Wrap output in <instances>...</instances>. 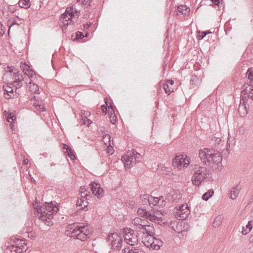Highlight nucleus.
<instances>
[{
    "label": "nucleus",
    "instance_id": "obj_57",
    "mask_svg": "<svg viewBox=\"0 0 253 253\" xmlns=\"http://www.w3.org/2000/svg\"><path fill=\"white\" fill-rule=\"evenodd\" d=\"M3 27L2 24L0 22V28Z\"/></svg>",
    "mask_w": 253,
    "mask_h": 253
},
{
    "label": "nucleus",
    "instance_id": "obj_62",
    "mask_svg": "<svg viewBox=\"0 0 253 253\" xmlns=\"http://www.w3.org/2000/svg\"><path fill=\"white\" fill-rule=\"evenodd\" d=\"M24 163H26V161L25 160H24Z\"/></svg>",
    "mask_w": 253,
    "mask_h": 253
},
{
    "label": "nucleus",
    "instance_id": "obj_52",
    "mask_svg": "<svg viewBox=\"0 0 253 253\" xmlns=\"http://www.w3.org/2000/svg\"><path fill=\"white\" fill-rule=\"evenodd\" d=\"M1 65V64H0V73L1 72H4V71L6 70L5 67H2Z\"/></svg>",
    "mask_w": 253,
    "mask_h": 253
},
{
    "label": "nucleus",
    "instance_id": "obj_46",
    "mask_svg": "<svg viewBox=\"0 0 253 253\" xmlns=\"http://www.w3.org/2000/svg\"><path fill=\"white\" fill-rule=\"evenodd\" d=\"M76 36L78 39H82L84 37V34L82 32L79 31L76 33Z\"/></svg>",
    "mask_w": 253,
    "mask_h": 253
},
{
    "label": "nucleus",
    "instance_id": "obj_39",
    "mask_svg": "<svg viewBox=\"0 0 253 253\" xmlns=\"http://www.w3.org/2000/svg\"><path fill=\"white\" fill-rule=\"evenodd\" d=\"M34 106L37 110H39L40 111H43L44 110V107L43 105L39 104V103H34Z\"/></svg>",
    "mask_w": 253,
    "mask_h": 253
},
{
    "label": "nucleus",
    "instance_id": "obj_17",
    "mask_svg": "<svg viewBox=\"0 0 253 253\" xmlns=\"http://www.w3.org/2000/svg\"><path fill=\"white\" fill-rule=\"evenodd\" d=\"M10 84H4L3 86V88L4 92V97L6 99H9L11 98H14L16 96V93H14L13 92V89L12 85H10Z\"/></svg>",
    "mask_w": 253,
    "mask_h": 253
},
{
    "label": "nucleus",
    "instance_id": "obj_26",
    "mask_svg": "<svg viewBox=\"0 0 253 253\" xmlns=\"http://www.w3.org/2000/svg\"><path fill=\"white\" fill-rule=\"evenodd\" d=\"M19 5L22 8H28L30 7L31 3L30 0H20Z\"/></svg>",
    "mask_w": 253,
    "mask_h": 253
},
{
    "label": "nucleus",
    "instance_id": "obj_44",
    "mask_svg": "<svg viewBox=\"0 0 253 253\" xmlns=\"http://www.w3.org/2000/svg\"><path fill=\"white\" fill-rule=\"evenodd\" d=\"M104 99H105L106 105H102L101 106V109H102V110L103 112L105 114H106V112L107 111V105H107V101H107V99L105 98Z\"/></svg>",
    "mask_w": 253,
    "mask_h": 253
},
{
    "label": "nucleus",
    "instance_id": "obj_61",
    "mask_svg": "<svg viewBox=\"0 0 253 253\" xmlns=\"http://www.w3.org/2000/svg\"><path fill=\"white\" fill-rule=\"evenodd\" d=\"M108 107H109V109H110V108H111V109H112V110H113V108L111 107V106H108Z\"/></svg>",
    "mask_w": 253,
    "mask_h": 253
},
{
    "label": "nucleus",
    "instance_id": "obj_41",
    "mask_svg": "<svg viewBox=\"0 0 253 253\" xmlns=\"http://www.w3.org/2000/svg\"><path fill=\"white\" fill-rule=\"evenodd\" d=\"M211 33L209 31H204L201 33V34L198 35V38L200 39H203L207 35Z\"/></svg>",
    "mask_w": 253,
    "mask_h": 253
},
{
    "label": "nucleus",
    "instance_id": "obj_18",
    "mask_svg": "<svg viewBox=\"0 0 253 253\" xmlns=\"http://www.w3.org/2000/svg\"><path fill=\"white\" fill-rule=\"evenodd\" d=\"M249 109V103L241 102V100H240L238 109L240 116L242 117H246L248 114Z\"/></svg>",
    "mask_w": 253,
    "mask_h": 253
},
{
    "label": "nucleus",
    "instance_id": "obj_15",
    "mask_svg": "<svg viewBox=\"0 0 253 253\" xmlns=\"http://www.w3.org/2000/svg\"><path fill=\"white\" fill-rule=\"evenodd\" d=\"M241 102L249 103V99L253 101V87L247 85L241 93Z\"/></svg>",
    "mask_w": 253,
    "mask_h": 253
},
{
    "label": "nucleus",
    "instance_id": "obj_51",
    "mask_svg": "<svg viewBox=\"0 0 253 253\" xmlns=\"http://www.w3.org/2000/svg\"><path fill=\"white\" fill-rule=\"evenodd\" d=\"M82 115H83V116H86L87 118L90 115V113L88 112H84V113H82Z\"/></svg>",
    "mask_w": 253,
    "mask_h": 253
},
{
    "label": "nucleus",
    "instance_id": "obj_43",
    "mask_svg": "<svg viewBox=\"0 0 253 253\" xmlns=\"http://www.w3.org/2000/svg\"><path fill=\"white\" fill-rule=\"evenodd\" d=\"M81 196L83 198H85L86 200L87 199V197L89 196L90 192L89 191L86 192H83L80 193Z\"/></svg>",
    "mask_w": 253,
    "mask_h": 253
},
{
    "label": "nucleus",
    "instance_id": "obj_37",
    "mask_svg": "<svg viewBox=\"0 0 253 253\" xmlns=\"http://www.w3.org/2000/svg\"><path fill=\"white\" fill-rule=\"evenodd\" d=\"M66 152L67 153L68 156L71 160H73L75 159V156L74 155L72 150L70 148H67Z\"/></svg>",
    "mask_w": 253,
    "mask_h": 253
},
{
    "label": "nucleus",
    "instance_id": "obj_34",
    "mask_svg": "<svg viewBox=\"0 0 253 253\" xmlns=\"http://www.w3.org/2000/svg\"><path fill=\"white\" fill-rule=\"evenodd\" d=\"M7 24L9 26L8 31H9L11 27L14 25H19V24L17 23L16 21L13 19H9L7 21Z\"/></svg>",
    "mask_w": 253,
    "mask_h": 253
},
{
    "label": "nucleus",
    "instance_id": "obj_14",
    "mask_svg": "<svg viewBox=\"0 0 253 253\" xmlns=\"http://www.w3.org/2000/svg\"><path fill=\"white\" fill-rule=\"evenodd\" d=\"M190 213L187 205L182 204L176 207L174 212L175 217L178 220H184L186 218Z\"/></svg>",
    "mask_w": 253,
    "mask_h": 253
},
{
    "label": "nucleus",
    "instance_id": "obj_23",
    "mask_svg": "<svg viewBox=\"0 0 253 253\" xmlns=\"http://www.w3.org/2000/svg\"><path fill=\"white\" fill-rule=\"evenodd\" d=\"M240 189V186L239 184L232 187L230 191V198L232 200L236 199L238 197Z\"/></svg>",
    "mask_w": 253,
    "mask_h": 253
},
{
    "label": "nucleus",
    "instance_id": "obj_49",
    "mask_svg": "<svg viewBox=\"0 0 253 253\" xmlns=\"http://www.w3.org/2000/svg\"><path fill=\"white\" fill-rule=\"evenodd\" d=\"M107 152L109 154L112 155L113 153V150L112 148L108 147L107 149Z\"/></svg>",
    "mask_w": 253,
    "mask_h": 253
},
{
    "label": "nucleus",
    "instance_id": "obj_20",
    "mask_svg": "<svg viewBox=\"0 0 253 253\" xmlns=\"http://www.w3.org/2000/svg\"><path fill=\"white\" fill-rule=\"evenodd\" d=\"M149 198L150 199L148 205L150 206H154L156 205L162 206L163 205H165V204H164L163 197L162 196H161L159 198H156L150 196Z\"/></svg>",
    "mask_w": 253,
    "mask_h": 253
},
{
    "label": "nucleus",
    "instance_id": "obj_3",
    "mask_svg": "<svg viewBox=\"0 0 253 253\" xmlns=\"http://www.w3.org/2000/svg\"><path fill=\"white\" fill-rule=\"evenodd\" d=\"M87 226L74 223L68 226L67 232L71 237L84 241L90 236V232Z\"/></svg>",
    "mask_w": 253,
    "mask_h": 253
},
{
    "label": "nucleus",
    "instance_id": "obj_59",
    "mask_svg": "<svg viewBox=\"0 0 253 253\" xmlns=\"http://www.w3.org/2000/svg\"><path fill=\"white\" fill-rule=\"evenodd\" d=\"M252 214L253 216V208H252Z\"/></svg>",
    "mask_w": 253,
    "mask_h": 253
},
{
    "label": "nucleus",
    "instance_id": "obj_56",
    "mask_svg": "<svg viewBox=\"0 0 253 253\" xmlns=\"http://www.w3.org/2000/svg\"><path fill=\"white\" fill-rule=\"evenodd\" d=\"M250 240L251 241H253V236L250 237Z\"/></svg>",
    "mask_w": 253,
    "mask_h": 253
},
{
    "label": "nucleus",
    "instance_id": "obj_29",
    "mask_svg": "<svg viewBox=\"0 0 253 253\" xmlns=\"http://www.w3.org/2000/svg\"><path fill=\"white\" fill-rule=\"evenodd\" d=\"M213 193L214 192L212 190H209L208 192L203 194L202 199L205 201H207L213 195Z\"/></svg>",
    "mask_w": 253,
    "mask_h": 253
},
{
    "label": "nucleus",
    "instance_id": "obj_13",
    "mask_svg": "<svg viewBox=\"0 0 253 253\" xmlns=\"http://www.w3.org/2000/svg\"><path fill=\"white\" fill-rule=\"evenodd\" d=\"M107 239L111 242L112 247L114 250H119L121 249L122 246L123 239L118 233H110Z\"/></svg>",
    "mask_w": 253,
    "mask_h": 253
},
{
    "label": "nucleus",
    "instance_id": "obj_25",
    "mask_svg": "<svg viewBox=\"0 0 253 253\" xmlns=\"http://www.w3.org/2000/svg\"><path fill=\"white\" fill-rule=\"evenodd\" d=\"M247 76L249 80V83L247 85H250L253 87V68L249 69L247 72Z\"/></svg>",
    "mask_w": 253,
    "mask_h": 253
},
{
    "label": "nucleus",
    "instance_id": "obj_60",
    "mask_svg": "<svg viewBox=\"0 0 253 253\" xmlns=\"http://www.w3.org/2000/svg\"><path fill=\"white\" fill-rule=\"evenodd\" d=\"M78 204H79L80 206H81V204L79 203V200H78Z\"/></svg>",
    "mask_w": 253,
    "mask_h": 253
},
{
    "label": "nucleus",
    "instance_id": "obj_53",
    "mask_svg": "<svg viewBox=\"0 0 253 253\" xmlns=\"http://www.w3.org/2000/svg\"><path fill=\"white\" fill-rule=\"evenodd\" d=\"M167 83H168L169 85V84L170 85H173V84H174V81L173 80H168L167 81Z\"/></svg>",
    "mask_w": 253,
    "mask_h": 253
},
{
    "label": "nucleus",
    "instance_id": "obj_1",
    "mask_svg": "<svg viewBox=\"0 0 253 253\" xmlns=\"http://www.w3.org/2000/svg\"><path fill=\"white\" fill-rule=\"evenodd\" d=\"M36 211L39 213V218L45 224L49 226L53 224V215L57 213L59 209L52 202L45 203L41 206H35Z\"/></svg>",
    "mask_w": 253,
    "mask_h": 253
},
{
    "label": "nucleus",
    "instance_id": "obj_33",
    "mask_svg": "<svg viewBox=\"0 0 253 253\" xmlns=\"http://www.w3.org/2000/svg\"><path fill=\"white\" fill-rule=\"evenodd\" d=\"M82 121L83 124L86 125L87 126H89L92 123V121L90 120L87 119L86 116H83V115H82Z\"/></svg>",
    "mask_w": 253,
    "mask_h": 253
},
{
    "label": "nucleus",
    "instance_id": "obj_11",
    "mask_svg": "<svg viewBox=\"0 0 253 253\" xmlns=\"http://www.w3.org/2000/svg\"><path fill=\"white\" fill-rule=\"evenodd\" d=\"M137 213L139 215L142 217L146 218L156 223L161 224L163 222V218L162 217H158L155 215L152 214L149 211H146L143 209H138Z\"/></svg>",
    "mask_w": 253,
    "mask_h": 253
},
{
    "label": "nucleus",
    "instance_id": "obj_32",
    "mask_svg": "<svg viewBox=\"0 0 253 253\" xmlns=\"http://www.w3.org/2000/svg\"><path fill=\"white\" fill-rule=\"evenodd\" d=\"M29 67H30L28 65L25 64V67H23V70L24 71L25 70H26V71L28 72V73L25 72V75H27L30 79L31 78H33V77L34 76V74L33 73V72H31V71L29 72L28 68Z\"/></svg>",
    "mask_w": 253,
    "mask_h": 253
},
{
    "label": "nucleus",
    "instance_id": "obj_50",
    "mask_svg": "<svg viewBox=\"0 0 253 253\" xmlns=\"http://www.w3.org/2000/svg\"><path fill=\"white\" fill-rule=\"evenodd\" d=\"M87 191L85 188L84 187V186H81L80 187V192L81 193V192H86Z\"/></svg>",
    "mask_w": 253,
    "mask_h": 253
},
{
    "label": "nucleus",
    "instance_id": "obj_2",
    "mask_svg": "<svg viewBox=\"0 0 253 253\" xmlns=\"http://www.w3.org/2000/svg\"><path fill=\"white\" fill-rule=\"evenodd\" d=\"M199 157L205 165L215 168L221 164L222 157L220 153L213 149L205 148L199 152Z\"/></svg>",
    "mask_w": 253,
    "mask_h": 253
},
{
    "label": "nucleus",
    "instance_id": "obj_10",
    "mask_svg": "<svg viewBox=\"0 0 253 253\" xmlns=\"http://www.w3.org/2000/svg\"><path fill=\"white\" fill-rule=\"evenodd\" d=\"M190 164V159L184 155L177 156L173 160L172 165L178 169L187 168Z\"/></svg>",
    "mask_w": 253,
    "mask_h": 253
},
{
    "label": "nucleus",
    "instance_id": "obj_63",
    "mask_svg": "<svg viewBox=\"0 0 253 253\" xmlns=\"http://www.w3.org/2000/svg\"><path fill=\"white\" fill-rule=\"evenodd\" d=\"M24 163H26V161L25 160H24Z\"/></svg>",
    "mask_w": 253,
    "mask_h": 253
},
{
    "label": "nucleus",
    "instance_id": "obj_38",
    "mask_svg": "<svg viewBox=\"0 0 253 253\" xmlns=\"http://www.w3.org/2000/svg\"><path fill=\"white\" fill-rule=\"evenodd\" d=\"M92 0H77L78 2H81L82 4L86 6V7H88L90 5V3Z\"/></svg>",
    "mask_w": 253,
    "mask_h": 253
},
{
    "label": "nucleus",
    "instance_id": "obj_24",
    "mask_svg": "<svg viewBox=\"0 0 253 253\" xmlns=\"http://www.w3.org/2000/svg\"><path fill=\"white\" fill-rule=\"evenodd\" d=\"M132 222L134 225L139 226L138 228L141 230V227L145 226L147 221L139 217H135L133 219Z\"/></svg>",
    "mask_w": 253,
    "mask_h": 253
},
{
    "label": "nucleus",
    "instance_id": "obj_12",
    "mask_svg": "<svg viewBox=\"0 0 253 253\" xmlns=\"http://www.w3.org/2000/svg\"><path fill=\"white\" fill-rule=\"evenodd\" d=\"M124 240L127 244L130 246H134L137 244L138 238L137 236L134 234V231L130 228L124 229Z\"/></svg>",
    "mask_w": 253,
    "mask_h": 253
},
{
    "label": "nucleus",
    "instance_id": "obj_9",
    "mask_svg": "<svg viewBox=\"0 0 253 253\" xmlns=\"http://www.w3.org/2000/svg\"><path fill=\"white\" fill-rule=\"evenodd\" d=\"M25 240H21L18 238H14L11 239V245L9 248L11 252H14L16 253H21L24 251H26L27 248Z\"/></svg>",
    "mask_w": 253,
    "mask_h": 253
},
{
    "label": "nucleus",
    "instance_id": "obj_47",
    "mask_svg": "<svg viewBox=\"0 0 253 253\" xmlns=\"http://www.w3.org/2000/svg\"><path fill=\"white\" fill-rule=\"evenodd\" d=\"M14 118H15V116L14 115H12L11 114H9L8 115L7 117V120L8 122H10V119L12 120H14Z\"/></svg>",
    "mask_w": 253,
    "mask_h": 253
},
{
    "label": "nucleus",
    "instance_id": "obj_35",
    "mask_svg": "<svg viewBox=\"0 0 253 253\" xmlns=\"http://www.w3.org/2000/svg\"><path fill=\"white\" fill-rule=\"evenodd\" d=\"M134 246H130V247H127L123 249L124 253H134Z\"/></svg>",
    "mask_w": 253,
    "mask_h": 253
},
{
    "label": "nucleus",
    "instance_id": "obj_40",
    "mask_svg": "<svg viewBox=\"0 0 253 253\" xmlns=\"http://www.w3.org/2000/svg\"><path fill=\"white\" fill-rule=\"evenodd\" d=\"M110 139H111V136L109 134H108L104 135V136L103 137V140L106 145L107 144L106 141L108 140L109 145H110Z\"/></svg>",
    "mask_w": 253,
    "mask_h": 253
},
{
    "label": "nucleus",
    "instance_id": "obj_48",
    "mask_svg": "<svg viewBox=\"0 0 253 253\" xmlns=\"http://www.w3.org/2000/svg\"><path fill=\"white\" fill-rule=\"evenodd\" d=\"M134 253H145V252L135 247L134 248Z\"/></svg>",
    "mask_w": 253,
    "mask_h": 253
},
{
    "label": "nucleus",
    "instance_id": "obj_27",
    "mask_svg": "<svg viewBox=\"0 0 253 253\" xmlns=\"http://www.w3.org/2000/svg\"><path fill=\"white\" fill-rule=\"evenodd\" d=\"M253 227V220L249 221L246 226V229H244L242 231L243 234H247L250 232Z\"/></svg>",
    "mask_w": 253,
    "mask_h": 253
},
{
    "label": "nucleus",
    "instance_id": "obj_28",
    "mask_svg": "<svg viewBox=\"0 0 253 253\" xmlns=\"http://www.w3.org/2000/svg\"><path fill=\"white\" fill-rule=\"evenodd\" d=\"M222 221V217L221 216H217L214 218L212 222V225L214 227H218L221 224Z\"/></svg>",
    "mask_w": 253,
    "mask_h": 253
},
{
    "label": "nucleus",
    "instance_id": "obj_6",
    "mask_svg": "<svg viewBox=\"0 0 253 253\" xmlns=\"http://www.w3.org/2000/svg\"><path fill=\"white\" fill-rule=\"evenodd\" d=\"M80 13V11L77 10L73 5L67 7L65 13L62 14L61 16L63 26L66 27L70 24H73L75 22L74 19L76 20V19L79 16Z\"/></svg>",
    "mask_w": 253,
    "mask_h": 253
},
{
    "label": "nucleus",
    "instance_id": "obj_8",
    "mask_svg": "<svg viewBox=\"0 0 253 253\" xmlns=\"http://www.w3.org/2000/svg\"><path fill=\"white\" fill-rule=\"evenodd\" d=\"M141 159V155L134 150L129 151L123 156L122 160L126 169H129Z\"/></svg>",
    "mask_w": 253,
    "mask_h": 253
},
{
    "label": "nucleus",
    "instance_id": "obj_45",
    "mask_svg": "<svg viewBox=\"0 0 253 253\" xmlns=\"http://www.w3.org/2000/svg\"><path fill=\"white\" fill-rule=\"evenodd\" d=\"M182 223H183L182 222H178L177 223V224L176 226V229H177L176 232H177L178 233L182 232L183 231L182 229H178L179 227H181L182 226Z\"/></svg>",
    "mask_w": 253,
    "mask_h": 253
},
{
    "label": "nucleus",
    "instance_id": "obj_21",
    "mask_svg": "<svg viewBox=\"0 0 253 253\" xmlns=\"http://www.w3.org/2000/svg\"><path fill=\"white\" fill-rule=\"evenodd\" d=\"M175 12L177 15L187 16L190 14V9L186 5H181L177 7Z\"/></svg>",
    "mask_w": 253,
    "mask_h": 253
},
{
    "label": "nucleus",
    "instance_id": "obj_55",
    "mask_svg": "<svg viewBox=\"0 0 253 253\" xmlns=\"http://www.w3.org/2000/svg\"><path fill=\"white\" fill-rule=\"evenodd\" d=\"M63 148L67 150V148H70V147L67 145L64 144Z\"/></svg>",
    "mask_w": 253,
    "mask_h": 253
},
{
    "label": "nucleus",
    "instance_id": "obj_4",
    "mask_svg": "<svg viewBox=\"0 0 253 253\" xmlns=\"http://www.w3.org/2000/svg\"><path fill=\"white\" fill-rule=\"evenodd\" d=\"M5 68L3 80L9 82L12 79L13 81L10 83V85L15 86L16 89L21 87L23 85L22 81L24 79L22 75L19 74L18 71L13 67L7 66Z\"/></svg>",
    "mask_w": 253,
    "mask_h": 253
},
{
    "label": "nucleus",
    "instance_id": "obj_36",
    "mask_svg": "<svg viewBox=\"0 0 253 253\" xmlns=\"http://www.w3.org/2000/svg\"><path fill=\"white\" fill-rule=\"evenodd\" d=\"M30 90L31 91L34 92V93H37L39 91V87L37 84H33L30 86Z\"/></svg>",
    "mask_w": 253,
    "mask_h": 253
},
{
    "label": "nucleus",
    "instance_id": "obj_54",
    "mask_svg": "<svg viewBox=\"0 0 253 253\" xmlns=\"http://www.w3.org/2000/svg\"><path fill=\"white\" fill-rule=\"evenodd\" d=\"M253 202V194L251 196V198L249 200L248 204H250Z\"/></svg>",
    "mask_w": 253,
    "mask_h": 253
},
{
    "label": "nucleus",
    "instance_id": "obj_42",
    "mask_svg": "<svg viewBox=\"0 0 253 253\" xmlns=\"http://www.w3.org/2000/svg\"><path fill=\"white\" fill-rule=\"evenodd\" d=\"M117 119L115 114H114V113H112L110 116V122L113 124H115L117 122Z\"/></svg>",
    "mask_w": 253,
    "mask_h": 253
},
{
    "label": "nucleus",
    "instance_id": "obj_16",
    "mask_svg": "<svg viewBox=\"0 0 253 253\" xmlns=\"http://www.w3.org/2000/svg\"><path fill=\"white\" fill-rule=\"evenodd\" d=\"M92 194L97 196L98 198L103 195V190L100 187L99 184L95 182H91L89 185Z\"/></svg>",
    "mask_w": 253,
    "mask_h": 253
},
{
    "label": "nucleus",
    "instance_id": "obj_19",
    "mask_svg": "<svg viewBox=\"0 0 253 253\" xmlns=\"http://www.w3.org/2000/svg\"><path fill=\"white\" fill-rule=\"evenodd\" d=\"M166 198L172 202H177L181 198V196L178 191L171 190L169 194L167 195Z\"/></svg>",
    "mask_w": 253,
    "mask_h": 253
},
{
    "label": "nucleus",
    "instance_id": "obj_30",
    "mask_svg": "<svg viewBox=\"0 0 253 253\" xmlns=\"http://www.w3.org/2000/svg\"><path fill=\"white\" fill-rule=\"evenodd\" d=\"M150 195L143 194L140 196V199L144 205H147L149 203Z\"/></svg>",
    "mask_w": 253,
    "mask_h": 253
},
{
    "label": "nucleus",
    "instance_id": "obj_22",
    "mask_svg": "<svg viewBox=\"0 0 253 253\" xmlns=\"http://www.w3.org/2000/svg\"><path fill=\"white\" fill-rule=\"evenodd\" d=\"M154 227L151 225H147L146 223L145 224V226L141 227V232L143 233V235L145 233L149 235H154Z\"/></svg>",
    "mask_w": 253,
    "mask_h": 253
},
{
    "label": "nucleus",
    "instance_id": "obj_31",
    "mask_svg": "<svg viewBox=\"0 0 253 253\" xmlns=\"http://www.w3.org/2000/svg\"><path fill=\"white\" fill-rule=\"evenodd\" d=\"M163 88L165 92L168 94H170L171 92L173 91V88L170 87L168 83H165L163 84Z\"/></svg>",
    "mask_w": 253,
    "mask_h": 253
},
{
    "label": "nucleus",
    "instance_id": "obj_5",
    "mask_svg": "<svg viewBox=\"0 0 253 253\" xmlns=\"http://www.w3.org/2000/svg\"><path fill=\"white\" fill-rule=\"evenodd\" d=\"M210 170L206 167L199 165H196L193 169L191 177L192 184L196 186H200L210 176Z\"/></svg>",
    "mask_w": 253,
    "mask_h": 253
},
{
    "label": "nucleus",
    "instance_id": "obj_58",
    "mask_svg": "<svg viewBox=\"0 0 253 253\" xmlns=\"http://www.w3.org/2000/svg\"><path fill=\"white\" fill-rule=\"evenodd\" d=\"M27 84H32V82H31V81H30L29 82H27Z\"/></svg>",
    "mask_w": 253,
    "mask_h": 253
},
{
    "label": "nucleus",
    "instance_id": "obj_7",
    "mask_svg": "<svg viewBox=\"0 0 253 253\" xmlns=\"http://www.w3.org/2000/svg\"><path fill=\"white\" fill-rule=\"evenodd\" d=\"M142 242L147 248L151 250H158L163 246V241L154 237V235L145 233L142 236Z\"/></svg>",
    "mask_w": 253,
    "mask_h": 253
}]
</instances>
